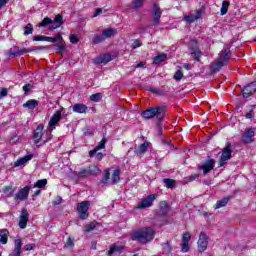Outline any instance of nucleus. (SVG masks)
I'll return each instance as SVG.
<instances>
[{"label": "nucleus", "instance_id": "obj_1", "mask_svg": "<svg viewBox=\"0 0 256 256\" xmlns=\"http://www.w3.org/2000/svg\"><path fill=\"white\" fill-rule=\"evenodd\" d=\"M154 237L155 230L149 227L141 228L131 235L132 241H138L139 243H149V241H153Z\"/></svg>", "mask_w": 256, "mask_h": 256}, {"label": "nucleus", "instance_id": "obj_2", "mask_svg": "<svg viewBox=\"0 0 256 256\" xmlns=\"http://www.w3.org/2000/svg\"><path fill=\"white\" fill-rule=\"evenodd\" d=\"M229 61H231V50H229V48H224L220 52L216 62L211 65L212 73H217L218 71H221L222 67H225V65H229Z\"/></svg>", "mask_w": 256, "mask_h": 256}, {"label": "nucleus", "instance_id": "obj_3", "mask_svg": "<svg viewBox=\"0 0 256 256\" xmlns=\"http://www.w3.org/2000/svg\"><path fill=\"white\" fill-rule=\"evenodd\" d=\"M43 129V124H39L37 128L34 130L33 141L35 145H37V147H39V143H41V141L43 143H47L48 141H51L53 137V135L48 129L45 131H43Z\"/></svg>", "mask_w": 256, "mask_h": 256}, {"label": "nucleus", "instance_id": "obj_4", "mask_svg": "<svg viewBox=\"0 0 256 256\" xmlns=\"http://www.w3.org/2000/svg\"><path fill=\"white\" fill-rule=\"evenodd\" d=\"M143 119H153L156 117L158 121H163L165 117V107H151L141 113Z\"/></svg>", "mask_w": 256, "mask_h": 256}, {"label": "nucleus", "instance_id": "obj_5", "mask_svg": "<svg viewBox=\"0 0 256 256\" xmlns=\"http://www.w3.org/2000/svg\"><path fill=\"white\" fill-rule=\"evenodd\" d=\"M47 25H52L51 29H59L63 25V16L58 14L55 16L54 20L49 17H45L39 24V27H47Z\"/></svg>", "mask_w": 256, "mask_h": 256}, {"label": "nucleus", "instance_id": "obj_6", "mask_svg": "<svg viewBox=\"0 0 256 256\" xmlns=\"http://www.w3.org/2000/svg\"><path fill=\"white\" fill-rule=\"evenodd\" d=\"M89 207H91V201H82L77 204V213L79 219L85 221V219L89 218Z\"/></svg>", "mask_w": 256, "mask_h": 256}, {"label": "nucleus", "instance_id": "obj_7", "mask_svg": "<svg viewBox=\"0 0 256 256\" xmlns=\"http://www.w3.org/2000/svg\"><path fill=\"white\" fill-rule=\"evenodd\" d=\"M208 245H209V237L207 236V234H205V232H201L197 242L198 252L204 253V251H207Z\"/></svg>", "mask_w": 256, "mask_h": 256}, {"label": "nucleus", "instance_id": "obj_8", "mask_svg": "<svg viewBox=\"0 0 256 256\" xmlns=\"http://www.w3.org/2000/svg\"><path fill=\"white\" fill-rule=\"evenodd\" d=\"M233 153V150L231 149V144H228L223 150L219 161V167H223L224 165H227V161L231 159V154Z\"/></svg>", "mask_w": 256, "mask_h": 256}, {"label": "nucleus", "instance_id": "obj_9", "mask_svg": "<svg viewBox=\"0 0 256 256\" xmlns=\"http://www.w3.org/2000/svg\"><path fill=\"white\" fill-rule=\"evenodd\" d=\"M155 199H157L155 194L148 195L137 204V209H148L149 207H152Z\"/></svg>", "mask_w": 256, "mask_h": 256}, {"label": "nucleus", "instance_id": "obj_10", "mask_svg": "<svg viewBox=\"0 0 256 256\" xmlns=\"http://www.w3.org/2000/svg\"><path fill=\"white\" fill-rule=\"evenodd\" d=\"M31 51H35V48H19V46H14L9 50L8 55L10 57H19L25 55V53H31Z\"/></svg>", "mask_w": 256, "mask_h": 256}, {"label": "nucleus", "instance_id": "obj_11", "mask_svg": "<svg viewBox=\"0 0 256 256\" xmlns=\"http://www.w3.org/2000/svg\"><path fill=\"white\" fill-rule=\"evenodd\" d=\"M242 141L246 144L255 141V128H246L242 134Z\"/></svg>", "mask_w": 256, "mask_h": 256}, {"label": "nucleus", "instance_id": "obj_12", "mask_svg": "<svg viewBox=\"0 0 256 256\" xmlns=\"http://www.w3.org/2000/svg\"><path fill=\"white\" fill-rule=\"evenodd\" d=\"M31 191V186H25L21 188L15 195V201H26L29 198V192Z\"/></svg>", "mask_w": 256, "mask_h": 256}, {"label": "nucleus", "instance_id": "obj_13", "mask_svg": "<svg viewBox=\"0 0 256 256\" xmlns=\"http://www.w3.org/2000/svg\"><path fill=\"white\" fill-rule=\"evenodd\" d=\"M59 121H61V111H57L50 119L48 124V131L53 133L55 127H57Z\"/></svg>", "mask_w": 256, "mask_h": 256}, {"label": "nucleus", "instance_id": "obj_14", "mask_svg": "<svg viewBox=\"0 0 256 256\" xmlns=\"http://www.w3.org/2000/svg\"><path fill=\"white\" fill-rule=\"evenodd\" d=\"M191 241V234L185 232L182 235V242L180 244L182 253H187L190 249L189 242Z\"/></svg>", "mask_w": 256, "mask_h": 256}, {"label": "nucleus", "instance_id": "obj_15", "mask_svg": "<svg viewBox=\"0 0 256 256\" xmlns=\"http://www.w3.org/2000/svg\"><path fill=\"white\" fill-rule=\"evenodd\" d=\"M215 167V160L209 159L203 165L199 166L198 169L203 171V175H207V173H211Z\"/></svg>", "mask_w": 256, "mask_h": 256}, {"label": "nucleus", "instance_id": "obj_16", "mask_svg": "<svg viewBox=\"0 0 256 256\" xmlns=\"http://www.w3.org/2000/svg\"><path fill=\"white\" fill-rule=\"evenodd\" d=\"M27 223H29V212L24 208L19 217L20 229H25L27 227Z\"/></svg>", "mask_w": 256, "mask_h": 256}, {"label": "nucleus", "instance_id": "obj_17", "mask_svg": "<svg viewBox=\"0 0 256 256\" xmlns=\"http://www.w3.org/2000/svg\"><path fill=\"white\" fill-rule=\"evenodd\" d=\"M109 61H113V57L111 54H102L94 59V65H103L104 63H109Z\"/></svg>", "mask_w": 256, "mask_h": 256}, {"label": "nucleus", "instance_id": "obj_18", "mask_svg": "<svg viewBox=\"0 0 256 256\" xmlns=\"http://www.w3.org/2000/svg\"><path fill=\"white\" fill-rule=\"evenodd\" d=\"M256 92V82H252L244 87L243 89V97L246 99L251 97Z\"/></svg>", "mask_w": 256, "mask_h": 256}, {"label": "nucleus", "instance_id": "obj_19", "mask_svg": "<svg viewBox=\"0 0 256 256\" xmlns=\"http://www.w3.org/2000/svg\"><path fill=\"white\" fill-rule=\"evenodd\" d=\"M152 13L154 15L153 25L157 26L159 25V21L161 20V15L163 13L157 3H154V9Z\"/></svg>", "mask_w": 256, "mask_h": 256}, {"label": "nucleus", "instance_id": "obj_20", "mask_svg": "<svg viewBox=\"0 0 256 256\" xmlns=\"http://www.w3.org/2000/svg\"><path fill=\"white\" fill-rule=\"evenodd\" d=\"M201 15H203V12L201 10H197L196 14L184 16L183 21H186L187 23H195L197 19H201Z\"/></svg>", "mask_w": 256, "mask_h": 256}, {"label": "nucleus", "instance_id": "obj_21", "mask_svg": "<svg viewBox=\"0 0 256 256\" xmlns=\"http://www.w3.org/2000/svg\"><path fill=\"white\" fill-rule=\"evenodd\" d=\"M88 109L89 108L87 107V105L83 103L74 104L72 107L73 113H79V114L87 113Z\"/></svg>", "mask_w": 256, "mask_h": 256}, {"label": "nucleus", "instance_id": "obj_22", "mask_svg": "<svg viewBox=\"0 0 256 256\" xmlns=\"http://www.w3.org/2000/svg\"><path fill=\"white\" fill-rule=\"evenodd\" d=\"M31 159H33V154H29L22 158H19L18 160H16L14 162V167H21L22 165L29 163V161H31Z\"/></svg>", "mask_w": 256, "mask_h": 256}, {"label": "nucleus", "instance_id": "obj_23", "mask_svg": "<svg viewBox=\"0 0 256 256\" xmlns=\"http://www.w3.org/2000/svg\"><path fill=\"white\" fill-rule=\"evenodd\" d=\"M105 145H107V138H102L99 144L89 152L90 157H93L97 151H101V149H105Z\"/></svg>", "mask_w": 256, "mask_h": 256}, {"label": "nucleus", "instance_id": "obj_24", "mask_svg": "<svg viewBox=\"0 0 256 256\" xmlns=\"http://www.w3.org/2000/svg\"><path fill=\"white\" fill-rule=\"evenodd\" d=\"M147 149H149V142L145 141L140 146L134 148V153L136 155H143V153H146Z\"/></svg>", "mask_w": 256, "mask_h": 256}, {"label": "nucleus", "instance_id": "obj_25", "mask_svg": "<svg viewBox=\"0 0 256 256\" xmlns=\"http://www.w3.org/2000/svg\"><path fill=\"white\" fill-rule=\"evenodd\" d=\"M169 211H171L169 204H167L166 201L160 202V215H162V217H167Z\"/></svg>", "mask_w": 256, "mask_h": 256}, {"label": "nucleus", "instance_id": "obj_26", "mask_svg": "<svg viewBox=\"0 0 256 256\" xmlns=\"http://www.w3.org/2000/svg\"><path fill=\"white\" fill-rule=\"evenodd\" d=\"M102 35L104 39H109L111 37H115L117 35V30L113 28L105 29L102 31Z\"/></svg>", "mask_w": 256, "mask_h": 256}, {"label": "nucleus", "instance_id": "obj_27", "mask_svg": "<svg viewBox=\"0 0 256 256\" xmlns=\"http://www.w3.org/2000/svg\"><path fill=\"white\" fill-rule=\"evenodd\" d=\"M8 237L9 231L7 229L0 230V243L2 245H7Z\"/></svg>", "mask_w": 256, "mask_h": 256}, {"label": "nucleus", "instance_id": "obj_28", "mask_svg": "<svg viewBox=\"0 0 256 256\" xmlns=\"http://www.w3.org/2000/svg\"><path fill=\"white\" fill-rule=\"evenodd\" d=\"M117 253H123V246L114 244L110 247L108 255H115Z\"/></svg>", "mask_w": 256, "mask_h": 256}, {"label": "nucleus", "instance_id": "obj_29", "mask_svg": "<svg viewBox=\"0 0 256 256\" xmlns=\"http://www.w3.org/2000/svg\"><path fill=\"white\" fill-rule=\"evenodd\" d=\"M44 41L48 43H57L58 41H63V36L61 34H57L54 37L44 36Z\"/></svg>", "mask_w": 256, "mask_h": 256}, {"label": "nucleus", "instance_id": "obj_30", "mask_svg": "<svg viewBox=\"0 0 256 256\" xmlns=\"http://www.w3.org/2000/svg\"><path fill=\"white\" fill-rule=\"evenodd\" d=\"M37 105H39V102H37V100H28L25 104H23V107H25L26 109H35V107H37Z\"/></svg>", "mask_w": 256, "mask_h": 256}, {"label": "nucleus", "instance_id": "obj_31", "mask_svg": "<svg viewBox=\"0 0 256 256\" xmlns=\"http://www.w3.org/2000/svg\"><path fill=\"white\" fill-rule=\"evenodd\" d=\"M165 59H167V54L162 53V54L157 55V56L154 58L153 63H154L155 65H159L160 63H163V61H165Z\"/></svg>", "mask_w": 256, "mask_h": 256}, {"label": "nucleus", "instance_id": "obj_32", "mask_svg": "<svg viewBox=\"0 0 256 256\" xmlns=\"http://www.w3.org/2000/svg\"><path fill=\"white\" fill-rule=\"evenodd\" d=\"M229 201L230 198H222L221 200L217 201L215 209H221V207H225Z\"/></svg>", "mask_w": 256, "mask_h": 256}, {"label": "nucleus", "instance_id": "obj_33", "mask_svg": "<svg viewBox=\"0 0 256 256\" xmlns=\"http://www.w3.org/2000/svg\"><path fill=\"white\" fill-rule=\"evenodd\" d=\"M97 225H99L97 221L90 222L86 225L85 233H91V231H93Z\"/></svg>", "mask_w": 256, "mask_h": 256}, {"label": "nucleus", "instance_id": "obj_34", "mask_svg": "<svg viewBox=\"0 0 256 256\" xmlns=\"http://www.w3.org/2000/svg\"><path fill=\"white\" fill-rule=\"evenodd\" d=\"M163 183L167 189H173L175 187V180L166 178L163 180Z\"/></svg>", "mask_w": 256, "mask_h": 256}, {"label": "nucleus", "instance_id": "obj_35", "mask_svg": "<svg viewBox=\"0 0 256 256\" xmlns=\"http://www.w3.org/2000/svg\"><path fill=\"white\" fill-rule=\"evenodd\" d=\"M120 173L121 172L119 171V169L114 170V172L112 174V184L119 183Z\"/></svg>", "mask_w": 256, "mask_h": 256}, {"label": "nucleus", "instance_id": "obj_36", "mask_svg": "<svg viewBox=\"0 0 256 256\" xmlns=\"http://www.w3.org/2000/svg\"><path fill=\"white\" fill-rule=\"evenodd\" d=\"M105 41V36L102 35H95L93 38L94 45H99V43H103Z\"/></svg>", "mask_w": 256, "mask_h": 256}, {"label": "nucleus", "instance_id": "obj_37", "mask_svg": "<svg viewBox=\"0 0 256 256\" xmlns=\"http://www.w3.org/2000/svg\"><path fill=\"white\" fill-rule=\"evenodd\" d=\"M227 11H229V2L223 1L221 7V15H227Z\"/></svg>", "mask_w": 256, "mask_h": 256}, {"label": "nucleus", "instance_id": "obj_38", "mask_svg": "<svg viewBox=\"0 0 256 256\" xmlns=\"http://www.w3.org/2000/svg\"><path fill=\"white\" fill-rule=\"evenodd\" d=\"M103 97V94L101 93H96V94H92L90 96V100L94 101L95 103H99V101H101V98Z\"/></svg>", "mask_w": 256, "mask_h": 256}, {"label": "nucleus", "instance_id": "obj_39", "mask_svg": "<svg viewBox=\"0 0 256 256\" xmlns=\"http://www.w3.org/2000/svg\"><path fill=\"white\" fill-rule=\"evenodd\" d=\"M45 185H47V179H41L35 183L34 187H37L38 189H43Z\"/></svg>", "mask_w": 256, "mask_h": 256}, {"label": "nucleus", "instance_id": "obj_40", "mask_svg": "<svg viewBox=\"0 0 256 256\" xmlns=\"http://www.w3.org/2000/svg\"><path fill=\"white\" fill-rule=\"evenodd\" d=\"M23 247V240L21 239H16L14 241V249L21 251V248Z\"/></svg>", "mask_w": 256, "mask_h": 256}, {"label": "nucleus", "instance_id": "obj_41", "mask_svg": "<svg viewBox=\"0 0 256 256\" xmlns=\"http://www.w3.org/2000/svg\"><path fill=\"white\" fill-rule=\"evenodd\" d=\"M143 3H145V0H135L132 5L134 9H140V7H143Z\"/></svg>", "mask_w": 256, "mask_h": 256}, {"label": "nucleus", "instance_id": "obj_42", "mask_svg": "<svg viewBox=\"0 0 256 256\" xmlns=\"http://www.w3.org/2000/svg\"><path fill=\"white\" fill-rule=\"evenodd\" d=\"M109 169L104 170V177L101 180V183L105 184L109 182V177H110Z\"/></svg>", "mask_w": 256, "mask_h": 256}, {"label": "nucleus", "instance_id": "obj_43", "mask_svg": "<svg viewBox=\"0 0 256 256\" xmlns=\"http://www.w3.org/2000/svg\"><path fill=\"white\" fill-rule=\"evenodd\" d=\"M193 59H195V61H199V57H201V50L200 49H195L192 53H191Z\"/></svg>", "mask_w": 256, "mask_h": 256}, {"label": "nucleus", "instance_id": "obj_44", "mask_svg": "<svg viewBox=\"0 0 256 256\" xmlns=\"http://www.w3.org/2000/svg\"><path fill=\"white\" fill-rule=\"evenodd\" d=\"M69 39H70V43H72V45H77V43H79V37L75 34H71Z\"/></svg>", "mask_w": 256, "mask_h": 256}, {"label": "nucleus", "instance_id": "obj_45", "mask_svg": "<svg viewBox=\"0 0 256 256\" xmlns=\"http://www.w3.org/2000/svg\"><path fill=\"white\" fill-rule=\"evenodd\" d=\"M33 33V26L31 24H28L24 27V35H31Z\"/></svg>", "mask_w": 256, "mask_h": 256}, {"label": "nucleus", "instance_id": "obj_46", "mask_svg": "<svg viewBox=\"0 0 256 256\" xmlns=\"http://www.w3.org/2000/svg\"><path fill=\"white\" fill-rule=\"evenodd\" d=\"M174 79L175 81H181L183 79V71H176V73L174 74Z\"/></svg>", "mask_w": 256, "mask_h": 256}, {"label": "nucleus", "instance_id": "obj_47", "mask_svg": "<svg viewBox=\"0 0 256 256\" xmlns=\"http://www.w3.org/2000/svg\"><path fill=\"white\" fill-rule=\"evenodd\" d=\"M143 44L139 39L134 40V42L131 45V49H139Z\"/></svg>", "mask_w": 256, "mask_h": 256}, {"label": "nucleus", "instance_id": "obj_48", "mask_svg": "<svg viewBox=\"0 0 256 256\" xmlns=\"http://www.w3.org/2000/svg\"><path fill=\"white\" fill-rule=\"evenodd\" d=\"M58 51H65V41L62 38V41L57 42Z\"/></svg>", "mask_w": 256, "mask_h": 256}, {"label": "nucleus", "instance_id": "obj_49", "mask_svg": "<svg viewBox=\"0 0 256 256\" xmlns=\"http://www.w3.org/2000/svg\"><path fill=\"white\" fill-rule=\"evenodd\" d=\"M31 89H33L32 84H26L23 86V91H24L25 95H27V93H29L31 91Z\"/></svg>", "mask_w": 256, "mask_h": 256}, {"label": "nucleus", "instance_id": "obj_50", "mask_svg": "<svg viewBox=\"0 0 256 256\" xmlns=\"http://www.w3.org/2000/svg\"><path fill=\"white\" fill-rule=\"evenodd\" d=\"M79 177H89V175H91V171L89 170H82L79 172Z\"/></svg>", "mask_w": 256, "mask_h": 256}, {"label": "nucleus", "instance_id": "obj_51", "mask_svg": "<svg viewBox=\"0 0 256 256\" xmlns=\"http://www.w3.org/2000/svg\"><path fill=\"white\" fill-rule=\"evenodd\" d=\"M33 249H35V244L31 243V244H26L24 246V251H33Z\"/></svg>", "mask_w": 256, "mask_h": 256}, {"label": "nucleus", "instance_id": "obj_52", "mask_svg": "<svg viewBox=\"0 0 256 256\" xmlns=\"http://www.w3.org/2000/svg\"><path fill=\"white\" fill-rule=\"evenodd\" d=\"M74 245H75V243L73 242V239L68 238V239H67V242H66V244H65V247L71 248V247H74Z\"/></svg>", "mask_w": 256, "mask_h": 256}, {"label": "nucleus", "instance_id": "obj_53", "mask_svg": "<svg viewBox=\"0 0 256 256\" xmlns=\"http://www.w3.org/2000/svg\"><path fill=\"white\" fill-rule=\"evenodd\" d=\"M33 41H45V36L36 35V36H34Z\"/></svg>", "mask_w": 256, "mask_h": 256}, {"label": "nucleus", "instance_id": "obj_54", "mask_svg": "<svg viewBox=\"0 0 256 256\" xmlns=\"http://www.w3.org/2000/svg\"><path fill=\"white\" fill-rule=\"evenodd\" d=\"M163 249L166 253H171V245L169 243L163 244Z\"/></svg>", "mask_w": 256, "mask_h": 256}, {"label": "nucleus", "instance_id": "obj_55", "mask_svg": "<svg viewBox=\"0 0 256 256\" xmlns=\"http://www.w3.org/2000/svg\"><path fill=\"white\" fill-rule=\"evenodd\" d=\"M62 201H63V198H61V197H56V199L53 201V205H61V203H62Z\"/></svg>", "mask_w": 256, "mask_h": 256}, {"label": "nucleus", "instance_id": "obj_56", "mask_svg": "<svg viewBox=\"0 0 256 256\" xmlns=\"http://www.w3.org/2000/svg\"><path fill=\"white\" fill-rule=\"evenodd\" d=\"M245 117L246 119H253V117H255V114H253V109L250 110L249 113H246Z\"/></svg>", "mask_w": 256, "mask_h": 256}, {"label": "nucleus", "instance_id": "obj_57", "mask_svg": "<svg viewBox=\"0 0 256 256\" xmlns=\"http://www.w3.org/2000/svg\"><path fill=\"white\" fill-rule=\"evenodd\" d=\"M9 3V0H0V10Z\"/></svg>", "mask_w": 256, "mask_h": 256}, {"label": "nucleus", "instance_id": "obj_58", "mask_svg": "<svg viewBox=\"0 0 256 256\" xmlns=\"http://www.w3.org/2000/svg\"><path fill=\"white\" fill-rule=\"evenodd\" d=\"M0 97H7V89H6V88H3V89L0 91Z\"/></svg>", "mask_w": 256, "mask_h": 256}, {"label": "nucleus", "instance_id": "obj_59", "mask_svg": "<svg viewBox=\"0 0 256 256\" xmlns=\"http://www.w3.org/2000/svg\"><path fill=\"white\" fill-rule=\"evenodd\" d=\"M103 13V10L101 8H98L96 12L93 14V17H98V15H101Z\"/></svg>", "mask_w": 256, "mask_h": 256}, {"label": "nucleus", "instance_id": "obj_60", "mask_svg": "<svg viewBox=\"0 0 256 256\" xmlns=\"http://www.w3.org/2000/svg\"><path fill=\"white\" fill-rule=\"evenodd\" d=\"M11 256H21V250L14 249V252Z\"/></svg>", "mask_w": 256, "mask_h": 256}, {"label": "nucleus", "instance_id": "obj_61", "mask_svg": "<svg viewBox=\"0 0 256 256\" xmlns=\"http://www.w3.org/2000/svg\"><path fill=\"white\" fill-rule=\"evenodd\" d=\"M96 159H98V161H101V159H103V153H101V152L97 153Z\"/></svg>", "mask_w": 256, "mask_h": 256}, {"label": "nucleus", "instance_id": "obj_62", "mask_svg": "<svg viewBox=\"0 0 256 256\" xmlns=\"http://www.w3.org/2000/svg\"><path fill=\"white\" fill-rule=\"evenodd\" d=\"M184 69H186L187 71H191L192 67L191 64H183Z\"/></svg>", "mask_w": 256, "mask_h": 256}, {"label": "nucleus", "instance_id": "obj_63", "mask_svg": "<svg viewBox=\"0 0 256 256\" xmlns=\"http://www.w3.org/2000/svg\"><path fill=\"white\" fill-rule=\"evenodd\" d=\"M195 179H199V174H194L190 177V181H195Z\"/></svg>", "mask_w": 256, "mask_h": 256}, {"label": "nucleus", "instance_id": "obj_64", "mask_svg": "<svg viewBox=\"0 0 256 256\" xmlns=\"http://www.w3.org/2000/svg\"><path fill=\"white\" fill-rule=\"evenodd\" d=\"M158 135H163V128L161 127V124H158Z\"/></svg>", "mask_w": 256, "mask_h": 256}]
</instances>
